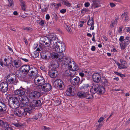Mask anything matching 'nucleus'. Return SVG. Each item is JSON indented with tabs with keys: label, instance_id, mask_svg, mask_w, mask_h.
Listing matches in <instances>:
<instances>
[{
	"label": "nucleus",
	"instance_id": "nucleus-1",
	"mask_svg": "<svg viewBox=\"0 0 130 130\" xmlns=\"http://www.w3.org/2000/svg\"><path fill=\"white\" fill-rule=\"evenodd\" d=\"M58 38L55 34L53 35H51L50 36V38L45 37L42 38L40 41L41 44L45 46L48 47L49 46L51 48H53L54 47L55 43V44L56 41H57Z\"/></svg>",
	"mask_w": 130,
	"mask_h": 130
},
{
	"label": "nucleus",
	"instance_id": "nucleus-2",
	"mask_svg": "<svg viewBox=\"0 0 130 130\" xmlns=\"http://www.w3.org/2000/svg\"><path fill=\"white\" fill-rule=\"evenodd\" d=\"M90 92L94 94L97 92L98 93L103 94L105 91V89L102 86L96 84L93 85L91 89H90Z\"/></svg>",
	"mask_w": 130,
	"mask_h": 130
},
{
	"label": "nucleus",
	"instance_id": "nucleus-3",
	"mask_svg": "<svg viewBox=\"0 0 130 130\" xmlns=\"http://www.w3.org/2000/svg\"><path fill=\"white\" fill-rule=\"evenodd\" d=\"M57 41H56L55 44H54V47L51 49H54L56 52L59 53H62L64 52L66 49L65 44L63 43H60L59 42L58 38Z\"/></svg>",
	"mask_w": 130,
	"mask_h": 130
},
{
	"label": "nucleus",
	"instance_id": "nucleus-4",
	"mask_svg": "<svg viewBox=\"0 0 130 130\" xmlns=\"http://www.w3.org/2000/svg\"><path fill=\"white\" fill-rule=\"evenodd\" d=\"M19 97H13L12 99L8 101V105L12 108H17L20 106V102Z\"/></svg>",
	"mask_w": 130,
	"mask_h": 130
},
{
	"label": "nucleus",
	"instance_id": "nucleus-5",
	"mask_svg": "<svg viewBox=\"0 0 130 130\" xmlns=\"http://www.w3.org/2000/svg\"><path fill=\"white\" fill-rule=\"evenodd\" d=\"M58 55V60L60 62H62V63H63L66 66L69 67L70 68L72 67V66L71 65V59L68 58H63L64 57V53H61Z\"/></svg>",
	"mask_w": 130,
	"mask_h": 130
},
{
	"label": "nucleus",
	"instance_id": "nucleus-6",
	"mask_svg": "<svg viewBox=\"0 0 130 130\" xmlns=\"http://www.w3.org/2000/svg\"><path fill=\"white\" fill-rule=\"evenodd\" d=\"M130 38L128 37H126L124 39V37L121 36L119 39V41L120 42V45L121 50H123L129 44L130 41L129 39Z\"/></svg>",
	"mask_w": 130,
	"mask_h": 130
},
{
	"label": "nucleus",
	"instance_id": "nucleus-7",
	"mask_svg": "<svg viewBox=\"0 0 130 130\" xmlns=\"http://www.w3.org/2000/svg\"><path fill=\"white\" fill-rule=\"evenodd\" d=\"M40 95V93L38 91H35L29 93L28 95V97L29 99H30L33 100L38 99Z\"/></svg>",
	"mask_w": 130,
	"mask_h": 130
},
{
	"label": "nucleus",
	"instance_id": "nucleus-8",
	"mask_svg": "<svg viewBox=\"0 0 130 130\" xmlns=\"http://www.w3.org/2000/svg\"><path fill=\"white\" fill-rule=\"evenodd\" d=\"M6 82L9 84H12L14 82L17 83L18 80L15 75L13 74H10L7 77Z\"/></svg>",
	"mask_w": 130,
	"mask_h": 130
},
{
	"label": "nucleus",
	"instance_id": "nucleus-9",
	"mask_svg": "<svg viewBox=\"0 0 130 130\" xmlns=\"http://www.w3.org/2000/svg\"><path fill=\"white\" fill-rule=\"evenodd\" d=\"M34 82L36 85L42 86L45 83V80L43 77L39 76L35 78Z\"/></svg>",
	"mask_w": 130,
	"mask_h": 130
},
{
	"label": "nucleus",
	"instance_id": "nucleus-10",
	"mask_svg": "<svg viewBox=\"0 0 130 130\" xmlns=\"http://www.w3.org/2000/svg\"><path fill=\"white\" fill-rule=\"evenodd\" d=\"M30 69L28 74L30 76H34L38 74V71L37 68L33 66H30Z\"/></svg>",
	"mask_w": 130,
	"mask_h": 130
},
{
	"label": "nucleus",
	"instance_id": "nucleus-11",
	"mask_svg": "<svg viewBox=\"0 0 130 130\" xmlns=\"http://www.w3.org/2000/svg\"><path fill=\"white\" fill-rule=\"evenodd\" d=\"M8 84L6 82L0 84V91L2 93L7 92L8 90Z\"/></svg>",
	"mask_w": 130,
	"mask_h": 130
},
{
	"label": "nucleus",
	"instance_id": "nucleus-12",
	"mask_svg": "<svg viewBox=\"0 0 130 130\" xmlns=\"http://www.w3.org/2000/svg\"><path fill=\"white\" fill-rule=\"evenodd\" d=\"M54 85L55 88H57L60 89H62L64 85L63 82L61 79H56L54 83Z\"/></svg>",
	"mask_w": 130,
	"mask_h": 130
},
{
	"label": "nucleus",
	"instance_id": "nucleus-13",
	"mask_svg": "<svg viewBox=\"0 0 130 130\" xmlns=\"http://www.w3.org/2000/svg\"><path fill=\"white\" fill-rule=\"evenodd\" d=\"M70 80L71 84L73 85H78L80 84V79L78 76L72 77H71Z\"/></svg>",
	"mask_w": 130,
	"mask_h": 130
},
{
	"label": "nucleus",
	"instance_id": "nucleus-14",
	"mask_svg": "<svg viewBox=\"0 0 130 130\" xmlns=\"http://www.w3.org/2000/svg\"><path fill=\"white\" fill-rule=\"evenodd\" d=\"M30 66L27 65H25L22 66L20 68L21 72L23 73H29Z\"/></svg>",
	"mask_w": 130,
	"mask_h": 130
},
{
	"label": "nucleus",
	"instance_id": "nucleus-15",
	"mask_svg": "<svg viewBox=\"0 0 130 130\" xmlns=\"http://www.w3.org/2000/svg\"><path fill=\"white\" fill-rule=\"evenodd\" d=\"M75 90V88L73 87L69 86L68 87L65 93L67 96H71L73 95L74 91Z\"/></svg>",
	"mask_w": 130,
	"mask_h": 130
},
{
	"label": "nucleus",
	"instance_id": "nucleus-16",
	"mask_svg": "<svg viewBox=\"0 0 130 130\" xmlns=\"http://www.w3.org/2000/svg\"><path fill=\"white\" fill-rule=\"evenodd\" d=\"M101 76L100 73H94L92 75V78L93 81L98 83L100 81Z\"/></svg>",
	"mask_w": 130,
	"mask_h": 130
},
{
	"label": "nucleus",
	"instance_id": "nucleus-17",
	"mask_svg": "<svg viewBox=\"0 0 130 130\" xmlns=\"http://www.w3.org/2000/svg\"><path fill=\"white\" fill-rule=\"evenodd\" d=\"M20 99L22 106L25 107L26 105L28 104L29 102L28 98L26 96L23 97V98L21 97V99Z\"/></svg>",
	"mask_w": 130,
	"mask_h": 130
},
{
	"label": "nucleus",
	"instance_id": "nucleus-18",
	"mask_svg": "<svg viewBox=\"0 0 130 130\" xmlns=\"http://www.w3.org/2000/svg\"><path fill=\"white\" fill-rule=\"evenodd\" d=\"M42 88V90L44 92L48 91L52 89V87L51 84L48 83L44 84Z\"/></svg>",
	"mask_w": 130,
	"mask_h": 130
},
{
	"label": "nucleus",
	"instance_id": "nucleus-19",
	"mask_svg": "<svg viewBox=\"0 0 130 130\" xmlns=\"http://www.w3.org/2000/svg\"><path fill=\"white\" fill-rule=\"evenodd\" d=\"M48 74L51 77L54 78L57 76L58 73L56 70L51 69L48 72Z\"/></svg>",
	"mask_w": 130,
	"mask_h": 130
},
{
	"label": "nucleus",
	"instance_id": "nucleus-20",
	"mask_svg": "<svg viewBox=\"0 0 130 130\" xmlns=\"http://www.w3.org/2000/svg\"><path fill=\"white\" fill-rule=\"evenodd\" d=\"M31 103L30 106L31 107H35L40 106L42 104L40 100H34Z\"/></svg>",
	"mask_w": 130,
	"mask_h": 130
},
{
	"label": "nucleus",
	"instance_id": "nucleus-21",
	"mask_svg": "<svg viewBox=\"0 0 130 130\" xmlns=\"http://www.w3.org/2000/svg\"><path fill=\"white\" fill-rule=\"evenodd\" d=\"M67 67H68L67 66ZM69 68L70 69L66 71L64 74L66 76L72 77L75 74V72L73 70L70 69L72 68H70L69 67Z\"/></svg>",
	"mask_w": 130,
	"mask_h": 130
},
{
	"label": "nucleus",
	"instance_id": "nucleus-22",
	"mask_svg": "<svg viewBox=\"0 0 130 130\" xmlns=\"http://www.w3.org/2000/svg\"><path fill=\"white\" fill-rule=\"evenodd\" d=\"M22 63L21 60L18 59L13 61L12 64L13 67L16 68H18L20 67Z\"/></svg>",
	"mask_w": 130,
	"mask_h": 130
},
{
	"label": "nucleus",
	"instance_id": "nucleus-23",
	"mask_svg": "<svg viewBox=\"0 0 130 130\" xmlns=\"http://www.w3.org/2000/svg\"><path fill=\"white\" fill-rule=\"evenodd\" d=\"M14 115L15 116L21 117L24 115V112L23 110L20 109H15L13 111Z\"/></svg>",
	"mask_w": 130,
	"mask_h": 130
},
{
	"label": "nucleus",
	"instance_id": "nucleus-24",
	"mask_svg": "<svg viewBox=\"0 0 130 130\" xmlns=\"http://www.w3.org/2000/svg\"><path fill=\"white\" fill-rule=\"evenodd\" d=\"M25 89L24 88L19 89L15 91L14 93L16 95L21 96L24 95L25 93Z\"/></svg>",
	"mask_w": 130,
	"mask_h": 130
},
{
	"label": "nucleus",
	"instance_id": "nucleus-25",
	"mask_svg": "<svg viewBox=\"0 0 130 130\" xmlns=\"http://www.w3.org/2000/svg\"><path fill=\"white\" fill-rule=\"evenodd\" d=\"M12 61V59L11 57H7L5 58L4 59L5 66L9 67V66L11 64Z\"/></svg>",
	"mask_w": 130,
	"mask_h": 130
},
{
	"label": "nucleus",
	"instance_id": "nucleus-26",
	"mask_svg": "<svg viewBox=\"0 0 130 130\" xmlns=\"http://www.w3.org/2000/svg\"><path fill=\"white\" fill-rule=\"evenodd\" d=\"M93 3L92 5V8H95L100 6V3L99 1H93Z\"/></svg>",
	"mask_w": 130,
	"mask_h": 130
},
{
	"label": "nucleus",
	"instance_id": "nucleus-27",
	"mask_svg": "<svg viewBox=\"0 0 130 130\" xmlns=\"http://www.w3.org/2000/svg\"><path fill=\"white\" fill-rule=\"evenodd\" d=\"M80 89L81 90H84L85 91L89 90L90 87L89 84H84L80 87Z\"/></svg>",
	"mask_w": 130,
	"mask_h": 130
},
{
	"label": "nucleus",
	"instance_id": "nucleus-28",
	"mask_svg": "<svg viewBox=\"0 0 130 130\" xmlns=\"http://www.w3.org/2000/svg\"><path fill=\"white\" fill-rule=\"evenodd\" d=\"M6 109L5 105L2 102H0V111H6Z\"/></svg>",
	"mask_w": 130,
	"mask_h": 130
},
{
	"label": "nucleus",
	"instance_id": "nucleus-29",
	"mask_svg": "<svg viewBox=\"0 0 130 130\" xmlns=\"http://www.w3.org/2000/svg\"><path fill=\"white\" fill-rule=\"evenodd\" d=\"M20 1L21 3L22 10L24 11H25L26 6L25 2L22 0H20Z\"/></svg>",
	"mask_w": 130,
	"mask_h": 130
},
{
	"label": "nucleus",
	"instance_id": "nucleus-30",
	"mask_svg": "<svg viewBox=\"0 0 130 130\" xmlns=\"http://www.w3.org/2000/svg\"><path fill=\"white\" fill-rule=\"evenodd\" d=\"M61 1L63 4L67 7H70L71 6V4L67 0H61Z\"/></svg>",
	"mask_w": 130,
	"mask_h": 130
},
{
	"label": "nucleus",
	"instance_id": "nucleus-31",
	"mask_svg": "<svg viewBox=\"0 0 130 130\" xmlns=\"http://www.w3.org/2000/svg\"><path fill=\"white\" fill-rule=\"evenodd\" d=\"M23 73L22 72L21 73L19 70L15 72L16 76H17L19 78L21 79L23 78L24 76L23 75Z\"/></svg>",
	"mask_w": 130,
	"mask_h": 130
},
{
	"label": "nucleus",
	"instance_id": "nucleus-32",
	"mask_svg": "<svg viewBox=\"0 0 130 130\" xmlns=\"http://www.w3.org/2000/svg\"><path fill=\"white\" fill-rule=\"evenodd\" d=\"M51 56L52 58L56 59L58 58V54L57 53L53 52L51 54Z\"/></svg>",
	"mask_w": 130,
	"mask_h": 130
},
{
	"label": "nucleus",
	"instance_id": "nucleus-33",
	"mask_svg": "<svg viewBox=\"0 0 130 130\" xmlns=\"http://www.w3.org/2000/svg\"><path fill=\"white\" fill-rule=\"evenodd\" d=\"M94 24L93 18V17H92L88 20L87 22V24L88 26H90L91 25H94Z\"/></svg>",
	"mask_w": 130,
	"mask_h": 130
},
{
	"label": "nucleus",
	"instance_id": "nucleus-34",
	"mask_svg": "<svg viewBox=\"0 0 130 130\" xmlns=\"http://www.w3.org/2000/svg\"><path fill=\"white\" fill-rule=\"evenodd\" d=\"M102 82L105 86H107L109 84L108 80L105 78L102 79Z\"/></svg>",
	"mask_w": 130,
	"mask_h": 130
},
{
	"label": "nucleus",
	"instance_id": "nucleus-35",
	"mask_svg": "<svg viewBox=\"0 0 130 130\" xmlns=\"http://www.w3.org/2000/svg\"><path fill=\"white\" fill-rule=\"evenodd\" d=\"M85 95H86V93L82 91L79 92L77 94V96L81 98H85Z\"/></svg>",
	"mask_w": 130,
	"mask_h": 130
},
{
	"label": "nucleus",
	"instance_id": "nucleus-36",
	"mask_svg": "<svg viewBox=\"0 0 130 130\" xmlns=\"http://www.w3.org/2000/svg\"><path fill=\"white\" fill-rule=\"evenodd\" d=\"M7 122H4L2 120H0V125L2 127L5 128L7 125Z\"/></svg>",
	"mask_w": 130,
	"mask_h": 130
},
{
	"label": "nucleus",
	"instance_id": "nucleus-37",
	"mask_svg": "<svg viewBox=\"0 0 130 130\" xmlns=\"http://www.w3.org/2000/svg\"><path fill=\"white\" fill-rule=\"evenodd\" d=\"M39 53L37 51H34L32 54V57L34 58H35L38 57L39 56Z\"/></svg>",
	"mask_w": 130,
	"mask_h": 130
},
{
	"label": "nucleus",
	"instance_id": "nucleus-38",
	"mask_svg": "<svg viewBox=\"0 0 130 130\" xmlns=\"http://www.w3.org/2000/svg\"><path fill=\"white\" fill-rule=\"evenodd\" d=\"M93 97L90 94H88L87 93H86V95H85V98L87 99H90L92 98Z\"/></svg>",
	"mask_w": 130,
	"mask_h": 130
},
{
	"label": "nucleus",
	"instance_id": "nucleus-39",
	"mask_svg": "<svg viewBox=\"0 0 130 130\" xmlns=\"http://www.w3.org/2000/svg\"><path fill=\"white\" fill-rule=\"evenodd\" d=\"M121 16L125 17V21L129 19V16L127 12H124L122 15Z\"/></svg>",
	"mask_w": 130,
	"mask_h": 130
},
{
	"label": "nucleus",
	"instance_id": "nucleus-40",
	"mask_svg": "<svg viewBox=\"0 0 130 130\" xmlns=\"http://www.w3.org/2000/svg\"><path fill=\"white\" fill-rule=\"evenodd\" d=\"M125 64H124L123 63L120 64V67L119 68L120 69H125L127 68V67L125 65Z\"/></svg>",
	"mask_w": 130,
	"mask_h": 130
},
{
	"label": "nucleus",
	"instance_id": "nucleus-41",
	"mask_svg": "<svg viewBox=\"0 0 130 130\" xmlns=\"http://www.w3.org/2000/svg\"><path fill=\"white\" fill-rule=\"evenodd\" d=\"M31 109L29 108H26L24 109V111L27 112L28 116L30 115V113L31 112Z\"/></svg>",
	"mask_w": 130,
	"mask_h": 130
},
{
	"label": "nucleus",
	"instance_id": "nucleus-42",
	"mask_svg": "<svg viewBox=\"0 0 130 130\" xmlns=\"http://www.w3.org/2000/svg\"><path fill=\"white\" fill-rule=\"evenodd\" d=\"M54 105L55 106L58 105L60 103V101L59 99L56 100L54 101Z\"/></svg>",
	"mask_w": 130,
	"mask_h": 130
},
{
	"label": "nucleus",
	"instance_id": "nucleus-43",
	"mask_svg": "<svg viewBox=\"0 0 130 130\" xmlns=\"http://www.w3.org/2000/svg\"><path fill=\"white\" fill-rule=\"evenodd\" d=\"M89 11L88 8H83L81 10V12L82 13H85L88 12Z\"/></svg>",
	"mask_w": 130,
	"mask_h": 130
},
{
	"label": "nucleus",
	"instance_id": "nucleus-44",
	"mask_svg": "<svg viewBox=\"0 0 130 130\" xmlns=\"http://www.w3.org/2000/svg\"><path fill=\"white\" fill-rule=\"evenodd\" d=\"M38 21H39L38 23L41 26H44V23L45 22V21L44 20H41L40 21L39 20Z\"/></svg>",
	"mask_w": 130,
	"mask_h": 130
},
{
	"label": "nucleus",
	"instance_id": "nucleus-45",
	"mask_svg": "<svg viewBox=\"0 0 130 130\" xmlns=\"http://www.w3.org/2000/svg\"><path fill=\"white\" fill-rule=\"evenodd\" d=\"M22 29L23 30L27 31L31 30L32 29L30 27H23Z\"/></svg>",
	"mask_w": 130,
	"mask_h": 130
},
{
	"label": "nucleus",
	"instance_id": "nucleus-46",
	"mask_svg": "<svg viewBox=\"0 0 130 130\" xmlns=\"http://www.w3.org/2000/svg\"><path fill=\"white\" fill-rule=\"evenodd\" d=\"M64 27L68 32H69L70 33L71 30L69 26H68L67 25H66Z\"/></svg>",
	"mask_w": 130,
	"mask_h": 130
},
{
	"label": "nucleus",
	"instance_id": "nucleus-47",
	"mask_svg": "<svg viewBox=\"0 0 130 130\" xmlns=\"http://www.w3.org/2000/svg\"><path fill=\"white\" fill-rule=\"evenodd\" d=\"M40 68L41 70L45 72H46L47 71V69L43 66L40 67Z\"/></svg>",
	"mask_w": 130,
	"mask_h": 130
},
{
	"label": "nucleus",
	"instance_id": "nucleus-48",
	"mask_svg": "<svg viewBox=\"0 0 130 130\" xmlns=\"http://www.w3.org/2000/svg\"><path fill=\"white\" fill-rule=\"evenodd\" d=\"M9 3L8 6H11L13 5V1L12 0H7Z\"/></svg>",
	"mask_w": 130,
	"mask_h": 130
},
{
	"label": "nucleus",
	"instance_id": "nucleus-49",
	"mask_svg": "<svg viewBox=\"0 0 130 130\" xmlns=\"http://www.w3.org/2000/svg\"><path fill=\"white\" fill-rule=\"evenodd\" d=\"M5 61L4 59V60H2V59H1L0 60V64L2 67H4V65L5 66Z\"/></svg>",
	"mask_w": 130,
	"mask_h": 130
},
{
	"label": "nucleus",
	"instance_id": "nucleus-50",
	"mask_svg": "<svg viewBox=\"0 0 130 130\" xmlns=\"http://www.w3.org/2000/svg\"><path fill=\"white\" fill-rule=\"evenodd\" d=\"M52 66V68H52V69H53L56 70V69L57 68H58V66L57 64H53Z\"/></svg>",
	"mask_w": 130,
	"mask_h": 130
},
{
	"label": "nucleus",
	"instance_id": "nucleus-51",
	"mask_svg": "<svg viewBox=\"0 0 130 130\" xmlns=\"http://www.w3.org/2000/svg\"><path fill=\"white\" fill-rule=\"evenodd\" d=\"M83 71L84 73L85 76H87L88 75L89 72L87 70H85L84 71Z\"/></svg>",
	"mask_w": 130,
	"mask_h": 130
},
{
	"label": "nucleus",
	"instance_id": "nucleus-52",
	"mask_svg": "<svg viewBox=\"0 0 130 130\" xmlns=\"http://www.w3.org/2000/svg\"><path fill=\"white\" fill-rule=\"evenodd\" d=\"M61 6V4L59 3H58L56 5L55 9H58L59 7L60 6Z\"/></svg>",
	"mask_w": 130,
	"mask_h": 130
},
{
	"label": "nucleus",
	"instance_id": "nucleus-53",
	"mask_svg": "<svg viewBox=\"0 0 130 130\" xmlns=\"http://www.w3.org/2000/svg\"><path fill=\"white\" fill-rule=\"evenodd\" d=\"M120 62L121 63H123L124 64H127V63L126 62V61H125L124 60L122 59H120Z\"/></svg>",
	"mask_w": 130,
	"mask_h": 130
},
{
	"label": "nucleus",
	"instance_id": "nucleus-54",
	"mask_svg": "<svg viewBox=\"0 0 130 130\" xmlns=\"http://www.w3.org/2000/svg\"><path fill=\"white\" fill-rule=\"evenodd\" d=\"M79 75L81 77H83L84 76H85V75L84 72L82 71L81 72L79 73Z\"/></svg>",
	"mask_w": 130,
	"mask_h": 130
},
{
	"label": "nucleus",
	"instance_id": "nucleus-55",
	"mask_svg": "<svg viewBox=\"0 0 130 130\" xmlns=\"http://www.w3.org/2000/svg\"><path fill=\"white\" fill-rule=\"evenodd\" d=\"M66 10L65 9H61L60 11V12L62 13H64L66 12Z\"/></svg>",
	"mask_w": 130,
	"mask_h": 130
},
{
	"label": "nucleus",
	"instance_id": "nucleus-56",
	"mask_svg": "<svg viewBox=\"0 0 130 130\" xmlns=\"http://www.w3.org/2000/svg\"><path fill=\"white\" fill-rule=\"evenodd\" d=\"M73 68L74 69V71H77L79 69V67H78V66L76 65L74 66Z\"/></svg>",
	"mask_w": 130,
	"mask_h": 130
},
{
	"label": "nucleus",
	"instance_id": "nucleus-57",
	"mask_svg": "<svg viewBox=\"0 0 130 130\" xmlns=\"http://www.w3.org/2000/svg\"><path fill=\"white\" fill-rule=\"evenodd\" d=\"M47 9L48 8L47 7H46L42 9H41V10L43 12H46L47 11Z\"/></svg>",
	"mask_w": 130,
	"mask_h": 130
},
{
	"label": "nucleus",
	"instance_id": "nucleus-58",
	"mask_svg": "<svg viewBox=\"0 0 130 130\" xmlns=\"http://www.w3.org/2000/svg\"><path fill=\"white\" fill-rule=\"evenodd\" d=\"M90 5V3L88 2H86L84 4V6L85 7H87L89 6Z\"/></svg>",
	"mask_w": 130,
	"mask_h": 130
},
{
	"label": "nucleus",
	"instance_id": "nucleus-59",
	"mask_svg": "<svg viewBox=\"0 0 130 130\" xmlns=\"http://www.w3.org/2000/svg\"><path fill=\"white\" fill-rule=\"evenodd\" d=\"M122 27H120L118 30V32L120 33H122Z\"/></svg>",
	"mask_w": 130,
	"mask_h": 130
},
{
	"label": "nucleus",
	"instance_id": "nucleus-60",
	"mask_svg": "<svg viewBox=\"0 0 130 130\" xmlns=\"http://www.w3.org/2000/svg\"><path fill=\"white\" fill-rule=\"evenodd\" d=\"M53 18L55 20L57 19V14L56 13H54L53 14Z\"/></svg>",
	"mask_w": 130,
	"mask_h": 130
},
{
	"label": "nucleus",
	"instance_id": "nucleus-61",
	"mask_svg": "<svg viewBox=\"0 0 130 130\" xmlns=\"http://www.w3.org/2000/svg\"><path fill=\"white\" fill-rule=\"evenodd\" d=\"M115 73L117 75H118L119 76H121L122 75H124L123 74H121V73H119L118 72H115Z\"/></svg>",
	"mask_w": 130,
	"mask_h": 130
},
{
	"label": "nucleus",
	"instance_id": "nucleus-62",
	"mask_svg": "<svg viewBox=\"0 0 130 130\" xmlns=\"http://www.w3.org/2000/svg\"><path fill=\"white\" fill-rule=\"evenodd\" d=\"M50 18L49 15L48 14H47L45 16V18L46 20H48Z\"/></svg>",
	"mask_w": 130,
	"mask_h": 130
},
{
	"label": "nucleus",
	"instance_id": "nucleus-63",
	"mask_svg": "<svg viewBox=\"0 0 130 130\" xmlns=\"http://www.w3.org/2000/svg\"><path fill=\"white\" fill-rule=\"evenodd\" d=\"M43 129L44 130H50V128L47 127H46L45 126H43Z\"/></svg>",
	"mask_w": 130,
	"mask_h": 130
},
{
	"label": "nucleus",
	"instance_id": "nucleus-64",
	"mask_svg": "<svg viewBox=\"0 0 130 130\" xmlns=\"http://www.w3.org/2000/svg\"><path fill=\"white\" fill-rule=\"evenodd\" d=\"M95 46H92L91 50V51H95Z\"/></svg>",
	"mask_w": 130,
	"mask_h": 130
}]
</instances>
